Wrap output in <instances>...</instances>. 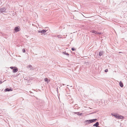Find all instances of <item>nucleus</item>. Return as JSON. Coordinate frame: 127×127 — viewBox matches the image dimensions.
Returning <instances> with one entry per match:
<instances>
[{"mask_svg": "<svg viewBox=\"0 0 127 127\" xmlns=\"http://www.w3.org/2000/svg\"><path fill=\"white\" fill-rule=\"evenodd\" d=\"M111 115L115 117L116 118L118 119H121L124 118L123 116L120 115L119 114L116 113H111Z\"/></svg>", "mask_w": 127, "mask_h": 127, "instance_id": "f257e3e1", "label": "nucleus"}, {"mask_svg": "<svg viewBox=\"0 0 127 127\" xmlns=\"http://www.w3.org/2000/svg\"><path fill=\"white\" fill-rule=\"evenodd\" d=\"M97 120V119H95L89 120H86L85 121V123H86V124H90L94 122H96Z\"/></svg>", "mask_w": 127, "mask_h": 127, "instance_id": "f03ea898", "label": "nucleus"}, {"mask_svg": "<svg viewBox=\"0 0 127 127\" xmlns=\"http://www.w3.org/2000/svg\"><path fill=\"white\" fill-rule=\"evenodd\" d=\"M47 31V30H42L38 31V32L39 33H41V35L43 34L44 35H45L46 34H47L46 33V32Z\"/></svg>", "mask_w": 127, "mask_h": 127, "instance_id": "7ed1b4c3", "label": "nucleus"}, {"mask_svg": "<svg viewBox=\"0 0 127 127\" xmlns=\"http://www.w3.org/2000/svg\"><path fill=\"white\" fill-rule=\"evenodd\" d=\"M20 30V29L19 26L16 27L14 29V30L16 32L19 31Z\"/></svg>", "mask_w": 127, "mask_h": 127, "instance_id": "20e7f679", "label": "nucleus"}, {"mask_svg": "<svg viewBox=\"0 0 127 127\" xmlns=\"http://www.w3.org/2000/svg\"><path fill=\"white\" fill-rule=\"evenodd\" d=\"M6 9L5 7L0 8V12L1 13L5 12Z\"/></svg>", "mask_w": 127, "mask_h": 127, "instance_id": "39448f33", "label": "nucleus"}, {"mask_svg": "<svg viewBox=\"0 0 127 127\" xmlns=\"http://www.w3.org/2000/svg\"><path fill=\"white\" fill-rule=\"evenodd\" d=\"M18 71V69L17 68L15 67V68H14L13 69L12 71L14 73L17 72Z\"/></svg>", "mask_w": 127, "mask_h": 127, "instance_id": "423d86ee", "label": "nucleus"}, {"mask_svg": "<svg viewBox=\"0 0 127 127\" xmlns=\"http://www.w3.org/2000/svg\"><path fill=\"white\" fill-rule=\"evenodd\" d=\"M12 91V90L11 89H9V88H7L5 89V92H7V91Z\"/></svg>", "mask_w": 127, "mask_h": 127, "instance_id": "0eeeda50", "label": "nucleus"}, {"mask_svg": "<svg viewBox=\"0 0 127 127\" xmlns=\"http://www.w3.org/2000/svg\"><path fill=\"white\" fill-rule=\"evenodd\" d=\"M27 67H28V68H30V70H33L34 69V67H32V66L31 65H29L27 66Z\"/></svg>", "mask_w": 127, "mask_h": 127, "instance_id": "6e6552de", "label": "nucleus"}, {"mask_svg": "<svg viewBox=\"0 0 127 127\" xmlns=\"http://www.w3.org/2000/svg\"><path fill=\"white\" fill-rule=\"evenodd\" d=\"M99 125V122H97L95 124L93 125V126L97 127Z\"/></svg>", "mask_w": 127, "mask_h": 127, "instance_id": "1a4fd4ad", "label": "nucleus"}, {"mask_svg": "<svg viewBox=\"0 0 127 127\" xmlns=\"http://www.w3.org/2000/svg\"><path fill=\"white\" fill-rule=\"evenodd\" d=\"M119 84L120 86L121 87H123V83L121 81H120L119 83Z\"/></svg>", "mask_w": 127, "mask_h": 127, "instance_id": "9d476101", "label": "nucleus"}, {"mask_svg": "<svg viewBox=\"0 0 127 127\" xmlns=\"http://www.w3.org/2000/svg\"><path fill=\"white\" fill-rule=\"evenodd\" d=\"M91 32L92 33H94L95 34H96L97 33V32L96 31L94 30L92 31Z\"/></svg>", "mask_w": 127, "mask_h": 127, "instance_id": "9b49d317", "label": "nucleus"}, {"mask_svg": "<svg viewBox=\"0 0 127 127\" xmlns=\"http://www.w3.org/2000/svg\"><path fill=\"white\" fill-rule=\"evenodd\" d=\"M63 54L66 55L68 56V57L69 56V54H68V53H66L65 52H63Z\"/></svg>", "mask_w": 127, "mask_h": 127, "instance_id": "f8f14e48", "label": "nucleus"}, {"mask_svg": "<svg viewBox=\"0 0 127 127\" xmlns=\"http://www.w3.org/2000/svg\"><path fill=\"white\" fill-rule=\"evenodd\" d=\"M103 54V52L102 51H100L99 53V56H101Z\"/></svg>", "mask_w": 127, "mask_h": 127, "instance_id": "ddd939ff", "label": "nucleus"}, {"mask_svg": "<svg viewBox=\"0 0 127 127\" xmlns=\"http://www.w3.org/2000/svg\"><path fill=\"white\" fill-rule=\"evenodd\" d=\"M77 115L79 116H81L82 115V113H80V112H77Z\"/></svg>", "mask_w": 127, "mask_h": 127, "instance_id": "4468645a", "label": "nucleus"}, {"mask_svg": "<svg viewBox=\"0 0 127 127\" xmlns=\"http://www.w3.org/2000/svg\"><path fill=\"white\" fill-rule=\"evenodd\" d=\"M44 80L45 82H47V83H48V79L47 78H45Z\"/></svg>", "mask_w": 127, "mask_h": 127, "instance_id": "2eb2a0df", "label": "nucleus"}, {"mask_svg": "<svg viewBox=\"0 0 127 127\" xmlns=\"http://www.w3.org/2000/svg\"><path fill=\"white\" fill-rule=\"evenodd\" d=\"M102 34V33L101 32H97V33L96 34Z\"/></svg>", "mask_w": 127, "mask_h": 127, "instance_id": "dca6fc26", "label": "nucleus"}, {"mask_svg": "<svg viewBox=\"0 0 127 127\" xmlns=\"http://www.w3.org/2000/svg\"><path fill=\"white\" fill-rule=\"evenodd\" d=\"M14 68H15V66H14V67H12V66H11L10 67V68L11 69H14Z\"/></svg>", "mask_w": 127, "mask_h": 127, "instance_id": "f3484780", "label": "nucleus"}, {"mask_svg": "<svg viewBox=\"0 0 127 127\" xmlns=\"http://www.w3.org/2000/svg\"><path fill=\"white\" fill-rule=\"evenodd\" d=\"M71 50L72 51H74L76 50V49L74 48H71Z\"/></svg>", "mask_w": 127, "mask_h": 127, "instance_id": "a211bd4d", "label": "nucleus"}, {"mask_svg": "<svg viewBox=\"0 0 127 127\" xmlns=\"http://www.w3.org/2000/svg\"><path fill=\"white\" fill-rule=\"evenodd\" d=\"M2 80V79H1V80L0 79V84H1L2 82H4V81L2 82L1 81Z\"/></svg>", "mask_w": 127, "mask_h": 127, "instance_id": "6ab92c4d", "label": "nucleus"}, {"mask_svg": "<svg viewBox=\"0 0 127 127\" xmlns=\"http://www.w3.org/2000/svg\"><path fill=\"white\" fill-rule=\"evenodd\" d=\"M22 52L23 53H25L26 52L25 49H23L22 50Z\"/></svg>", "mask_w": 127, "mask_h": 127, "instance_id": "aec40b11", "label": "nucleus"}, {"mask_svg": "<svg viewBox=\"0 0 127 127\" xmlns=\"http://www.w3.org/2000/svg\"><path fill=\"white\" fill-rule=\"evenodd\" d=\"M57 36L59 38H61L62 37L60 35H58Z\"/></svg>", "mask_w": 127, "mask_h": 127, "instance_id": "412c9836", "label": "nucleus"}, {"mask_svg": "<svg viewBox=\"0 0 127 127\" xmlns=\"http://www.w3.org/2000/svg\"><path fill=\"white\" fill-rule=\"evenodd\" d=\"M108 71V70L107 69H106L105 70V72H107Z\"/></svg>", "mask_w": 127, "mask_h": 127, "instance_id": "4be33fe9", "label": "nucleus"}, {"mask_svg": "<svg viewBox=\"0 0 127 127\" xmlns=\"http://www.w3.org/2000/svg\"><path fill=\"white\" fill-rule=\"evenodd\" d=\"M74 113H75V114H77V112H74Z\"/></svg>", "mask_w": 127, "mask_h": 127, "instance_id": "5701e85b", "label": "nucleus"}, {"mask_svg": "<svg viewBox=\"0 0 127 127\" xmlns=\"http://www.w3.org/2000/svg\"><path fill=\"white\" fill-rule=\"evenodd\" d=\"M119 53H123V52H119Z\"/></svg>", "mask_w": 127, "mask_h": 127, "instance_id": "b1692460", "label": "nucleus"}, {"mask_svg": "<svg viewBox=\"0 0 127 127\" xmlns=\"http://www.w3.org/2000/svg\"><path fill=\"white\" fill-rule=\"evenodd\" d=\"M58 88H57V91H58Z\"/></svg>", "mask_w": 127, "mask_h": 127, "instance_id": "393cba45", "label": "nucleus"}, {"mask_svg": "<svg viewBox=\"0 0 127 127\" xmlns=\"http://www.w3.org/2000/svg\"><path fill=\"white\" fill-rule=\"evenodd\" d=\"M97 127H100L98 126Z\"/></svg>", "mask_w": 127, "mask_h": 127, "instance_id": "a878e982", "label": "nucleus"}, {"mask_svg": "<svg viewBox=\"0 0 127 127\" xmlns=\"http://www.w3.org/2000/svg\"><path fill=\"white\" fill-rule=\"evenodd\" d=\"M20 74V73L18 74V75L17 76Z\"/></svg>", "mask_w": 127, "mask_h": 127, "instance_id": "bb28decb", "label": "nucleus"}, {"mask_svg": "<svg viewBox=\"0 0 127 127\" xmlns=\"http://www.w3.org/2000/svg\"><path fill=\"white\" fill-rule=\"evenodd\" d=\"M63 85H64V84H63Z\"/></svg>", "mask_w": 127, "mask_h": 127, "instance_id": "cd10ccee", "label": "nucleus"}]
</instances>
